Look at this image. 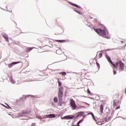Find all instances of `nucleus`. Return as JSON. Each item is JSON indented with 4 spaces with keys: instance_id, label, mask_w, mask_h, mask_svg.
Returning <instances> with one entry per match:
<instances>
[{
    "instance_id": "1",
    "label": "nucleus",
    "mask_w": 126,
    "mask_h": 126,
    "mask_svg": "<svg viewBox=\"0 0 126 126\" xmlns=\"http://www.w3.org/2000/svg\"><path fill=\"white\" fill-rule=\"evenodd\" d=\"M95 32L99 35L101 36V37H103V38H107V39H110V36H109V32H108V30L106 28H104V29H94Z\"/></svg>"
},
{
    "instance_id": "2",
    "label": "nucleus",
    "mask_w": 126,
    "mask_h": 126,
    "mask_svg": "<svg viewBox=\"0 0 126 126\" xmlns=\"http://www.w3.org/2000/svg\"><path fill=\"white\" fill-rule=\"evenodd\" d=\"M115 67L114 66L115 68H117L119 66V71H124L125 70V64L122 61H119L115 64Z\"/></svg>"
},
{
    "instance_id": "3",
    "label": "nucleus",
    "mask_w": 126,
    "mask_h": 126,
    "mask_svg": "<svg viewBox=\"0 0 126 126\" xmlns=\"http://www.w3.org/2000/svg\"><path fill=\"white\" fill-rule=\"evenodd\" d=\"M71 107L72 109V110H76V109H81V108H84V106H82L80 107H78L77 106H76V104H75V101L73 99H71L70 100V103Z\"/></svg>"
},
{
    "instance_id": "4",
    "label": "nucleus",
    "mask_w": 126,
    "mask_h": 126,
    "mask_svg": "<svg viewBox=\"0 0 126 126\" xmlns=\"http://www.w3.org/2000/svg\"><path fill=\"white\" fill-rule=\"evenodd\" d=\"M63 87H61L59 90V99L60 102L63 101Z\"/></svg>"
},
{
    "instance_id": "5",
    "label": "nucleus",
    "mask_w": 126,
    "mask_h": 126,
    "mask_svg": "<svg viewBox=\"0 0 126 126\" xmlns=\"http://www.w3.org/2000/svg\"><path fill=\"white\" fill-rule=\"evenodd\" d=\"M106 57L108 61L110 62V63L112 64L113 66L116 67V65H115V63H114L111 61V58L108 56V54H106Z\"/></svg>"
},
{
    "instance_id": "6",
    "label": "nucleus",
    "mask_w": 126,
    "mask_h": 126,
    "mask_svg": "<svg viewBox=\"0 0 126 126\" xmlns=\"http://www.w3.org/2000/svg\"><path fill=\"white\" fill-rule=\"evenodd\" d=\"M20 62H13L12 63H11L10 64H8V67H12V66L15 64H17V63H19Z\"/></svg>"
},
{
    "instance_id": "7",
    "label": "nucleus",
    "mask_w": 126,
    "mask_h": 126,
    "mask_svg": "<svg viewBox=\"0 0 126 126\" xmlns=\"http://www.w3.org/2000/svg\"><path fill=\"white\" fill-rule=\"evenodd\" d=\"M19 117H28V113L27 112L20 113L19 114Z\"/></svg>"
},
{
    "instance_id": "8",
    "label": "nucleus",
    "mask_w": 126,
    "mask_h": 126,
    "mask_svg": "<svg viewBox=\"0 0 126 126\" xmlns=\"http://www.w3.org/2000/svg\"><path fill=\"white\" fill-rule=\"evenodd\" d=\"M64 118L66 120H70V119H74V116H65Z\"/></svg>"
},
{
    "instance_id": "9",
    "label": "nucleus",
    "mask_w": 126,
    "mask_h": 126,
    "mask_svg": "<svg viewBox=\"0 0 126 126\" xmlns=\"http://www.w3.org/2000/svg\"><path fill=\"white\" fill-rule=\"evenodd\" d=\"M2 37L4 38L7 42H8V36L7 34H3Z\"/></svg>"
},
{
    "instance_id": "10",
    "label": "nucleus",
    "mask_w": 126,
    "mask_h": 126,
    "mask_svg": "<svg viewBox=\"0 0 126 126\" xmlns=\"http://www.w3.org/2000/svg\"><path fill=\"white\" fill-rule=\"evenodd\" d=\"M48 118H55L56 115L55 114H49L47 115Z\"/></svg>"
},
{
    "instance_id": "11",
    "label": "nucleus",
    "mask_w": 126,
    "mask_h": 126,
    "mask_svg": "<svg viewBox=\"0 0 126 126\" xmlns=\"http://www.w3.org/2000/svg\"><path fill=\"white\" fill-rule=\"evenodd\" d=\"M69 3H70V4H72V5H73V6H76V7H79V8H80V7L76 4L71 3V2H69Z\"/></svg>"
},
{
    "instance_id": "12",
    "label": "nucleus",
    "mask_w": 126,
    "mask_h": 126,
    "mask_svg": "<svg viewBox=\"0 0 126 126\" xmlns=\"http://www.w3.org/2000/svg\"><path fill=\"white\" fill-rule=\"evenodd\" d=\"M10 82H11L13 84H14L15 83V81L12 79V78H10Z\"/></svg>"
},
{
    "instance_id": "13",
    "label": "nucleus",
    "mask_w": 126,
    "mask_h": 126,
    "mask_svg": "<svg viewBox=\"0 0 126 126\" xmlns=\"http://www.w3.org/2000/svg\"><path fill=\"white\" fill-rule=\"evenodd\" d=\"M33 49H35V47H31V48L28 47L27 49V52H28V51H32V50H33Z\"/></svg>"
},
{
    "instance_id": "14",
    "label": "nucleus",
    "mask_w": 126,
    "mask_h": 126,
    "mask_svg": "<svg viewBox=\"0 0 126 126\" xmlns=\"http://www.w3.org/2000/svg\"><path fill=\"white\" fill-rule=\"evenodd\" d=\"M103 110H104V107H103V105H100V112L101 113H103Z\"/></svg>"
},
{
    "instance_id": "15",
    "label": "nucleus",
    "mask_w": 126,
    "mask_h": 126,
    "mask_svg": "<svg viewBox=\"0 0 126 126\" xmlns=\"http://www.w3.org/2000/svg\"><path fill=\"white\" fill-rule=\"evenodd\" d=\"M96 124L97 125H103V124H104V121L98 122H97Z\"/></svg>"
},
{
    "instance_id": "16",
    "label": "nucleus",
    "mask_w": 126,
    "mask_h": 126,
    "mask_svg": "<svg viewBox=\"0 0 126 126\" xmlns=\"http://www.w3.org/2000/svg\"><path fill=\"white\" fill-rule=\"evenodd\" d=\"M84 112H80L78 113V116H82V115L84 114Z\"/></svg>"
},
{
    "instance_id": "17",
    "label": "nucleus",
    "mask_w": 126,
    "mask_h": 126,
    "mask_svg": "<svg viewBox=\"0 0 126 126\" xmlns=\"http://www.w3.org/2000/svg\"><path fill=\"white\" fill-rule=\"evenodd\" d=\"M89 115H92L93 118H94V121H96L95 120V116H94V114H93V113H90V114H89Z\"/></svg>"
},
{
    "instance_id": "18",
    "label": "nucleus",
    "mask_w": 126,
    "mask_h": 126,
    "mask_svg": "<svg viewBox=\"0 0 126 126\" xmlns=\"http://www.w3.org/2000/svg\"><path fill=\"white\" fill-rule=\"evenodd\" d=\"M54 102H55V103H57L58 102V98L55 97L54 99Z\"/></svg>"
},
{
    "instance_id": "19",
    "label": "nucleus",
    "mask_w": 126,
    "mask_h": 126,
    "mask_svg": "<svg viewBox=\"0 0 126 126\" xmlns=\"http://www.w3.org/2000/svg\"><path fill=\"white\" fill-rule=\"evenodd\" d=\"M102 57H103V54H102V53L99 54V59H101V58H102Z\"/></svg>"
},
{
    "instance_id": "20",
    "label": "nucleus",
    "mask_w": 126,
    "mask_h": 126,
    "mask_svg": "<svg viewBox=\"0 0 126 126\" xmlns=\"http://www.w3.org/2000/svg\"><path fill=\"white\" fill-rule=\"evenodd\" d=\"M61 73L62 74V75H65V74H66L65 72H62Z\"/></svg>"
},
{
    "instance_id": "21",
    "label": "nucleus",
    "mask_w": 126,
    "mask_h": 126,
    "mask_svg": "<svg viewBox=\"0 0 126 126\" xmlns=\"http://www.w3.org/2000/svg\"><path fill=\"white\" fill-rule=\"evenodd\" d=\"M59 86H62V83L59 80L58 81Z\"/></svg>"
},
{
    "instance_id": "22",
    "label": "nucleus",
    "mask_w": 126,
    "mask_h": 126,
    "mask_svg": "<svg viewBox=\"0 0 126 126\" xmlns=\"http://www.w3.org/2000/svg\"><path fill=\"white\" fill-rule=\"evenodd\" d=\"M57 42H59L60 43H63V42H64V40H56Z\"/></svg>"
},
{
    "instance_id": "23",
    "label": "nucleus",
    "mask_w": 126,
    "mask_h": 126,
    "mask_svg": "<svg viewBox=\"0 0 126 126\" xmlns=\"http://www.w3.org/2000/svg\"><path fill=\"white\" fill-rule=\"evenodd\" d=\"M96 63L97 66H98V68H100V65L99 64V63H98V62H96Z\"/></svg>"
},
{
    "instance_id": "24",
    "label": "nucleus",
    "mask_w": 126,
    "mask_h": 126,
    "mask_svg": "<svg viewBox=\"0 0 126 126\" xmlns=\"http://www.w3.org/2000/svg\"><path fill=\"white\" fill-rule=\"evenodd\" d=\"M113 72H114V74H117V71L114 70V71H113Z\"/></svg>"
},
{
    "instance_id": "25",
    "label": "nucleus",
    "mask_w": 126,
    "mask_h": 126,
    "mask_svg": "<svg viewBox=\"0 0 126 126\" xmlns=\"http://www.w3.org/2000/svg\"><path fill=\"white\" fill-rule=\"evenodd\" d=\"M88 93H89V94H90V91H89V89L88 90Z\"/></svg>"
},
{
    "instance_id": "26",
    "label": "nucleus",
    "mask_w": 126,
    "mask_h": 126,
    "mask_svg": "<svg viewBox=\"0 0 126 126\" xmlns=\"http://www.w3.org/2000/svg\"><path fill=\"white\" fill-rule=\"evenodd\" d=\"M116 109H117V110H118V109H120V107H117V108H116Z\"/></svg>"
},
{
    "instance_id": "27",
    "label": "nucleus",
    "mask_w": 126,
    "mask_h": 126,
    "mask_svg": "<svg viewBox=\"0 0 126 126\" xmlns=\"http://www.w3.org/2000/svg\"><path fill=\"white\" fill-rule=\"evenodd\" d=\"M8 106L9 107V109H11V108L9 106V105H8Z\"/></svg>"
},
{
    "instance_id": "28",
    "label": "nucleus",
    "mask_w": 126,
    "mask_h": 126,
    "mask_svg": "<svg viewBox=\"0 0 126 126\" xmlns=\"http://www.w3.org/2000/svg\"><path fill=\"white\" fill-rule=\"evenodd\" d=\"M32 126H35V124H33L32 125Z\"/></svg>"
},
{
    "instance_id": "29",
    "label": "nucleus",
    "mask_w": 126,
    "mask_h": 126,
    "mask_svg": "<svg viewBox=\"0 0 126 126\" xmlns=\"http://www.w3.org/2000/svg\"><path fill=\"white\" fill-rule=\"evenodd\" d=\"M121 43H124V41H121Z\"/></svg>"
},
{
    "instance_id": "30",
    "label": "nucleus",
    "mask_w": 126,
    "mask_h": 126,
    "mask_svg": "<svg viewBox=\"0 0 126 126\" xmlns=\"http://www.w3.org/2000/svg\"><path fill=\"white\" fill-rule=\"evenodd\" d=\"M85 103H86L87 105H88V103H86V102H85Z\"/></svg>"
},
{
    "instance_id": "31",
    "label": "nucleus",
    "mask_w": 126,
    "mask_h": 126,
    "mask_svg": "<svg viewBox=\"0 0 126 126\" xmlns=\"http://www.w3.org/2000/svg\"><path fill=\"white\" fill-rule=\"evenodd\" d=\"M38 119H41V117L38 118Z\"/></svg>"
},
{
    "instance_id": "32",
    "label": "nucleus",
    "mask_w": 126,
    "mask_h": 126,
    "mask_svg": "<svg viewBox=\"0 0 126 126\" xmlns=\"http://www.w3.org/2000/svg\"><path fill=\"white\" fill-rule=\"evenodd\" d=\"M57 53H58V51H57Z\"/></svg>"
}]
</instances>
